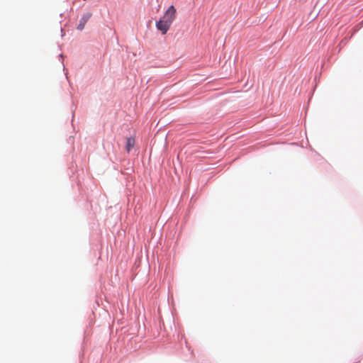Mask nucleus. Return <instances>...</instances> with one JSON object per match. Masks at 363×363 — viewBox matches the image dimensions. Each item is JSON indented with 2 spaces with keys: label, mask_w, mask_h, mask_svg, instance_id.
Listing matches in <instances>:
<instances>
[{
  "label": "nucleus",
  "mask_w": 363,
  "mask_h": 363,
  "mask_svg": "<svg viewBox=\"0 0 363 363\" xmlns=\"http://www.w3.org/2000/svg\"><path fill=\"white\" fill-rule=\"evenodd\" d=\"M177 10L175 7L172 5L164 12L161 18L156 22V28L162 32V34H166L170 28L173 21L176 18Z\"/></svg>",
  "instance_id": "obj_1"
},
{
  "label": "nucleus",
  "mask_w": 363,
  "mask_h": 363,
  "mask_svg": "<svg viewBox=\"0 0 363 363\" xmlns=\"http://www.w3.org/2000/svg\"><path fill=\"white\" fill-rule=\"evenodd\" d=\"M91 14V13H87L86 15H84L80 20L79 21V23L77 26V29L78 30H83L84 28V26H85V24L86 23V22L89 21V19L90 18Z\"/></svg>",
  "instance_id": "obj_2"
},
{
  "label": "nucleus",
  "mask_w": 363,
  "mask_h": 363,
  "mask_svg": "<svg viewBox=\"0 0 363 363\" xmlns=\"http://www.w3.org/2000/svg\"><path fill=\"white\" fill-rule=\"evenodd\" d=\"M135 145V139L132 137L128 138L126 141V145L125 149L128 152L130 151V150L134 147Z\"/></svg>",
  "instance_id": "obj_3"
}]
</instances>
